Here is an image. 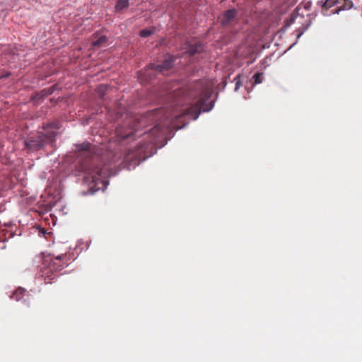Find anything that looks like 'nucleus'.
I'll use <instances>...</instances> for the list:
<instances>
[{"mask_svg":"<svg viewBox=\"0 0 362 362\" xmlns=\"http://www.w3.org/2000/svg\"><path fill=\"white\" fill-rule=\"evenodd\" d=\"M25 293V289L21 287H18L17 289H16L12 296H11V298L15 299L16 300L18 301L23 298L24 296V294Z\"/></svg>","mask_w":362,"mask_h":362,"instance_id":"nucleus-8","label":"nucleus"},{"mask_svg":"<svg viewBox=\"0 0 362 362\" xmlns=\"http://www.w3.org/2000/svg\"><path fill=\"white\" fill-rule=\"evenodd\" d=\"M153 115L158 119L159 121L154 127L155 131H161L164 127H169L171 126L173 129H181V127H176L173 123V119H177L181 116V115L171 114L170 112H165L164 110L156 111Z\"/></svg>","mask_w":362,"mask_h":362,"instance_id":"nucleus-4","label":"nucleus"},{"mask_svg":"<svg viewBox=\"0 0 362 362\" xmlns=\"http://www.w3.org/2000/svg\"><path fill=\"white\" fill-rule=\"evenodd\" d=\"M105 88H106V86H103V85H101V86H100V87H99V89H103H103H105Z\"/></svg>","mask_w":362,"mask_h":362,"instance_id":"nucleus-17","label":"nucleus"},{"mask_svg":"<svg viewBox=\"0 0 362 362\" xmlns=\"http://www.w3.org/2000/svg\"><path fill=\"white\" fill-rule=\"evenodd\" d=\"M127 137H128V136H122V139H126Z\"/></svg>","mask_w":362,"mask_h":362,"instance_id":"nucleus-18","label":"nucleus"},{"mask_svg":"<svg viewBox=\"0 0 362 362\" xmlns=\"http://www.w3.org/2000/svg\"><path fill=\"white\" fill-rule=\"evenodd\" d=\"M236 16V11L235 9L228 10L223 14L222 18V24L227 25L233 19L235 18Z\"/></svg>","mask_w":362,"mask_h":362,"instance_id":"nucleus-7","label":"nucleus"},{"mask_svg":"<svg viewBox=\"0 0 362 362\" xmlns=\"http://www.w3.org/2000/svg\"><path fill=\"white\" fill-rule=\"evenodd\" d=\"M89 148V144L88 143H83L77 146V149L78 151H86Z\"/></svg>","mask_w":362,"mask_h":362,"instance_id":"nucleus-13","label":"nucleus"},{"mask_svg":"<svg viewBox=\"0 0 362 362\" xmlns=\"http://www.w3.org/2000/svg\"><path fill=\"white\" fill-rule=\"evenodd\" d=\"M151 33L152 32L150 30L144 29L140 32V35L141 37H146L147 36H149Z\"/></svg>","mask_w":362,"mask_h":362,"instance_id":"nucleus-15","label":"nucleus"},{"mask_svg":"<svg viewBox=\"0 0 362 362\" xmlns=\"http://www.w3.org/2000/svg\"><path fill=\"white\" fill-rule=\"evenodd\" d=\"M262 73H257L254 75L253 78L255 79V83L256 84L262 83Z\"/></svg>","mask_w":362,"mask_h":362,"instance_id":"nucleus-12","label":"nucleus"},{"mask_svg":"<svg viewBox=\"0 0 362 362\" xmlns=\"http://www.w3.org/2000/svg\"><path fill=\"white\" fill-rule=\"evenodd\" d=\"M234 81H235V90L237 91L240 86H241V81H240V78L239 76H237L235 78H234Z\"/></svg>","mask_w":362,"mask_h":362,"instance_id":"nucleus-14","label":"nucleus"},{"mask_svg":"<svg viewBox=\"0 0 362 362\" xmlns=\"http://www.w3.org/2000/svg\"><path fill=\"white\" fill-rule=\"evenodd\" d=\"M56 135V132L51 131H47L46 133L42 134V136H40V141L35 142L33 141H30L29 142H25V145L29 148H42L43 146V144L41 142L42 141L47 140L49 141H52L54 137Z\"/></svg>","mask_w":362,"mask_h":362,"instance_id":"nucleus-5","label":"nucleus"},{"mask_svg":"<svg viewBox=\"0 0 362 362\" xmlns=\"http://www.w3.org/2000/svg\"><path fill=\"white\" fill-rule=\"evenodd\" d=\"M212 94V89L206 87L203 90L200 98L197 100L190 108L185 110L184 115H189L193 119H197L202 112L210 111L214 107V101L210 100Z\"/></svg>","mask_w":362,"mask_h":362,"instance_id":"nucleus-3","label":"nucleus"},{"mask_svg":"<svg viewBox=\"0 0 362 362\" xmlns=\"http://www.w3.org/2000/svg\"><path fill=\"white\" fill-rule=\"evenodd\" d=\"M105 36H100L97 40L92 42V45L94 47H100L106 42Z\"/></svg>","mask_w":362,"mask_h":362,"instance_id":"nucleus-11","label":"nucleus"},{"mask_svg":"<svg viewBox=\"0 0 362 362\" xmlns=\"http://www.w3.org/2000/svg\"><path fill=\"white\" fill-rule=\"evenodd\" d=\"M173 64V57L168 56L165 58L164 62L161 64H153L151 66L152 69L163 72L164 71L168 70L170 69Z\"/></svg>","mask_w":362,"mask_h":362,"instance_id":"nucleus-6","label":"nucleus"},{"mask_svg":"<svg viewBox=\"0 0 362 362\" xmlns=\"http://www.w3.org/2000/svg\"><path fill=\"white\" fill-rule=\"evenodd\" d=\"M352 6L351 2H346L345 6L341 8V9H347L350 8Z\"/></svg>","mask_w":362,"mask_h":362,"instance_id":"nucleus-16","label":"nucleus"},{"mask_svg":"<svg viewBox=\"0 0 362 362\" xmlns=\"http://www.w3.org/2000/svg\"><path fill=\"white\" fill-rule=\"evenodd\" d=\"M43 255L42 266L40 267V276L44 278L46 284H52L56 279L54 272L61 271L67 264L64 259L66 254H61L57 256L54 255Z\"/></svg>","mask_w":362,"mask_h":362,"instance_id":"nucleus-1","label":"nucleus"},{"mask_svg":"<svg viewBox=\"0 0 362 362\" xmlns=\"http://www.w3.org/2000/svg\"><path fill=\"white\" fill-rule=\"evenodd\" d=\"M202 50V47L200 44H196L190 46L187 52H188L190 55H194L196 53H198Z\"/></svg>","mask_w":362,"mask_h":362,"instance_id":"nucleus-9","label":"nucleus"},{"mask_svg":"<svg viewBox=\"0 0 362 362\" xmlns=\"http://www.w3.org/2000/svg\"><path fill=\"white\" fill-rule=\"evenodd\" d=\"M107 175V170L106 168L102 169L100 166H95L86 171L84 180L90 185L91 194L96 191L105 190L106 189L107 185L106 180Z\"/></svg>","mask_w":362,"mask_h":362,"instance_id":"nucleus-2","label":"nucleus"},{"mask_svg":"<svg viewBox=\"0 0 362 362\" xmlns=\"http://www.w3.org/2000/svg\"><path fill=\"white\" fill-rule=\"evenodd\" d=\"M129 5V0H118L115 9L117 11L122 10L124 8H127Z\"/></svg>","mask_w":362,"mask_h":362,"instance_id":"nucleus-10","label":"nucleus"}]
</instances>
